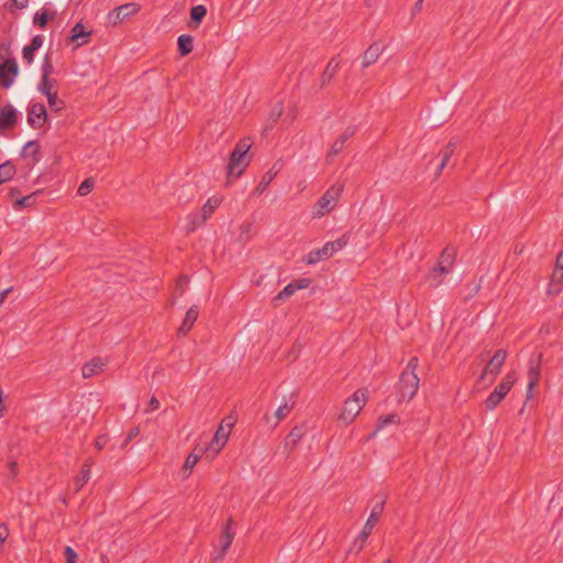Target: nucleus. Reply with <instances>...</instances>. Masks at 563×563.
Instances as JSON below:
<instances>
[{"label": "nucleus", "mask_w": 563, "mask_h": 563, "mask_svg": "<svg viewBox=\"0 0 563 563\" xmlns=\"http://www.w3.org/2000/svg\"><path fill=\"white\" fill-rule=\"evenodd\" d=\"M251 146L252 142L250 139H242L235 144L233 151L230 154L229 163L227 166V173L229 177L241 176L244 169L249 166L251 162V156L249 155Z\"/></svg>", "instance_id": "obj_1"}, {"label": "nucleus", "mask_w": 563, "mask_h": 563, "mask_svg": "<svg viewBox=\"0 0 563 563\" xmlns=\"http://www.w3.org/2000/svg\"><path fill=\"white\" fill-rule=\"evenodd\" d=\"M418 365L419 358L417 356H412L408 361L405 369L402 371L399 377L398 390L401 399L411 400L417 394L420 382L418 375L416 374Z\"/></svg>", "instance_id": "obj_2"}, {"label": "nucleus", "mask_w": 563, "mask_h": 563, "mask_svg": "<svg viewBox=\"0 0 563 563\" xmlns=\"http://www.w3.org/2000/svg\"><path fill=\"white\" fill-rule=\"evenodd\" d=\"M344 186L342 184L332 185L314 203L312 218H321L330 213L336 206Z\"/></svg>", "instance_id": "obj_3"}, {"label": "nucleus", "mask_w": 563, "mask_h": 563, "mask_svg": "<svg viewBox=\"0 0 563 563\" xmlns=\"http://www.w3.org/2000/svg\"><path fill=\"white\" fill-rule=\"evenodd\" d=\"M367 401V390L358 389L350 398L344 401L343 409L339 416V420L344 424H350L360 413Z\"/></svg>", "instance_id": "obj_4"}, {"label": "nucleus", "mask_w": 563, "mask_h": 563, "mask_svg": "<svg viewBox=\"0 0 563 563\" xmlns=\"http://www.w3.org/2000/svg\"><path fill=\"white\" fill-rule=\"evenodd\" d=\"M516 380V373L509 372L486 398V408L488 410L495 409L503 401L506 395L510 391Z\"/></svg>", "instance_id": "obj_5"}, {"label": "nucleus", "mask_w": 563, "mask_h": 563, "mask_svg": "<svg viewBox=\"0 0 563 563\" xmlns=\"http://www.w3.org/2000/svg\"><path fill=\"white\" fill-rule=\"evenodd\" d=\"M384 506H385V501L383 500V501L376 504L372 508V511H371L361 533L353 542L354 547L358 543L356 553H358L363 549L364 544L366 543L369 534L372 533V530L374 529V527L376 526V523L379 520V517L384 510Z\"/></svg>", "instance_id": "obj_6"}, {"label": "nucleus", "mask_w": 563, "mask_h": 563, "mask_svg": "<svg viewBox=\"0 0 563 563\" xmlns=\"http://www.w3.org/2000/svg\"><path fill=\"white\" fill-rule=\"evenodd\" d=\"M141 10V5L137 3H125L121 4L107 14V23L109 25H118L124 19L136 14Z\"/></svg>", "instance_id": "obj_7"}, {"label": "nucleus", "mask_w": 563, "mask_h": 563, "mask_svg": "<svg viewBox=\"0 0 563 563\" xmlns=\"http://www.w3.org/2000/svg\"><path fill=\"white\" fill-rule=\"evenodd\" d=\"M542 354L538 353L529 360L527 400L531 398L532 389L539 384L541 377Z\"/></svg>", "instance_id": "obj_8"}, {"label": "nucleus", "mask_w": 563, "mask_h": 563, "mask_svg": "<svg viewBox=\"0 0 563 563\" xmlns=\"http://www.w3.org/2000/svg\"><path fill=\"white\" fill-rule=\"evenodd\" d=\"M507 358V351L504 349H499L495 352L488 364L485 366L481 374V379H485L488 375H492L493 379L497 377L500 373L501 367Z\"/></svg>", "instance_id": "obj_9"}, {"label": "nucleus", "mask_w": 563, "mask_h": 563, "mask_svg": "<svg viewBox=\"0 0 563 563\" xmlns=\"http://www.w3.org/2000/svg\"><path fill=\"white\" fill-rule=\"evenodd\" d=\"M230 431L225 429L224 424L221 423L217 429L213 439L210 444L205 449H201V452H211V459L214 457L225 445L229 440Z\"/></svg>", "instance_id": "obj_10"}, {"label": "nucleus", "mask_w": 563, "mask_h": 563, "mask_svg": "<svg viewBox=\"0 0 563 563\" xmlns=\"http://www.w3.org/2000/svg\"><path fill=\"white\" fill-rule=\"evenodd\" d=\"M19 73V67L14 58H9L0 64V85L9 88L14 81V77Z\"/></svg>", "instance_id": "obj_11"}, {"label": "nucleus", "mask_w": 563, "mask_h": 563, "mask_svg": "<svg viewBox=\"0 0 563 563\" xmlns=\"http://www.w3.org/2000/svg\"><path fill=\"white\" fill-rule=\"evenodd\" d=\"M47 120V111L43 103H31L27 109V123L34 128L40 129Z\"/></svg>", "instance_id": "obj_12"}, {"label": "nucleus", "mask_w": 563, "mask_h": 563, "mask_svg": "<svg viewBox=\"0 0 563 563\" xmlns=\"http://www.w3.org/2000/svg\"><path fill=\"white\" fill-rule=\"evenodd\" d=\"M355 132L356 128L354 125H350L344 130V132L331 145L325 157L327 163H331V158L343 151L345 142L352 137Z\"/></svg>", "instance_id": "obj_13"}, {"label": "nucleus", "mask_w": 563, "mask_h": 563, "mask_svg": "<svg viewBox=\"0 0 563 563\" xmlns=\"http://www.w3.org/2000/svg\"><path fill=\"white\" fill-rule=\"evenodd\" d=\"M232 525L233 519L229 518L227 525L224 526L222 533H221V550L219 554L214 558V560H222L224 555L227 554L229 548L231 547L233 539H234V532L232 531Z\"/></svg>", "instance_id": "obj_14"}, {"label": "nucleus", "mask_w": 563, "mask_h": 563, "mask_svg": "<svg viewBox=\"0 0 563 563\" xmlns=\"http://www.w3.org/2000/svg\"><path fill=\"white\" fill-rule=\"evenodd\" d=\"M16 124V110L10 103L2 107L0 111V131L14 128Z\"/></svg>", "instance_id": "obj_15"}, {"label": "nucleus", "mask_w": 563, "mask_h": 563, "mask_svg": "<svg viewBox=\"0 0 563 563\" xmlns=\"http://www.w3.org/2000/svg\"><path fill=\"white\" fill-rule=\"evenodd\" d=\"M107 365V362L103 361L101 357H93L89 362L85 363L81 373L84 378H91L98 374H100L104 366Z\"/></svg>", "instance_id": "obj_16"}, {"label": "nucleus", "mask_w": 563, "mask_h": 563, "mask_svg": "<svg viewBox=\"0 0 563 563\" xmlns=\"http://www.w3.org/2000/svg\"><path fill=\"white\" fill-rule=\"evenodd\" d=\"M333 255V249L332 245L329 246L328 243H325L322 247L312 250L308 253L306 256V264L313 265L322 260L330 258Z\"/></svg>", "instance_id": "obj_17"}, {"label": "nucleus", "mask_w": 563, "mask_h": 563, "mask_svg": "<svg viewBox=\"0 0 563 563\" xmlns=\"http://www.w3.org/2000/svg\"><path fill=\"white\" fill-rule=\"evenodd\" d=\"M40 148L41 147L37 141H29L21 151V157L23 159H30L31 164L34 165L41 159Z\"/></svg>", "instance_id": "obj_18"}, {"label": "nucleus", "mask_w": 563, "mask_h": 563, "mask_svg": "<svg viewBox=\"0 0 563 563\" xmlns=\"http://www.w3.org/2000/svg\"><path fill=\"white\" fill-rule=\"evenodd\" d=\"M383 51H384L383 46L379 43L375 42V43L371 44L363 54V58H362L363 68H367L371 65H373L374 63H376V60L378 59V57L380 56Z\"/></svg>", "instance_id": "obj_19"}, {"label": "nucleus", "mask_w": 563, "mask_h": 563, "mask_svg": "<svg viewBox=\"0 0 563 563\" xmlns=\"http://www.w3.org/2000/svg\"><path fill=\"white\" fill-rule=\"evenodd\" d=\"M563 289V268L554 267L551 276V280L548 286V294L551 296H558Z\"/></svg>", "instance_id": "obj_20"}, {"label": "nucleus", "mask_w": 563, "mask_h": 563, "mask_svg": "<svg viewBox=\"0 0 563 563\" xmlns=\"http://www.w3.org/2000/svg\"><path fill=\"white\" fill-rule=\"evenodd\" d=\"M198 316H199L198 306H196V305L191 306L186 312L184 321L178 329V333L186 335L194 327L195 322L198 319Z\"/></svg>", "instance_id": "obj_21"}, {"label": "nucleus", "mask_w": 563, "mask_h": 563, "mask_svg": "<svg viewBox=\"0 0 563 563\" xmlns=\"http://www.w3.org/2000/svg\"><path fill=\"white\" fill-rule=\"evenodd\" d=\"M450 272H451L450 269H448L446 267L441 266L437 263V265L430 269L429 275H428V279L430 282V287H432V288L439 287L443 282V277L445 275H448Z\"/></svg>", "instance_id": "obj_22"}, {"label": "nucleus", "mask_w": 563, "mask_h": 563, "mask_svg": "<svg viewBox=\"0 0 563 563\" xmlns=\"http://www.w3.org/2000/svg\"><path fill=\"white\" fill-rule=\"evenodd\" d=\"M456 147V142L450 141L440 152L441 162L435 172V178L440 176L444 167L448 165Z\"/></svg>", "instance_id": "obj_23"}, {"label": "nucleus", "mask_w": 563, "mask_h": 563, "mask_svg": "<svg viewBox=\"0 0 563 563\" xmlns=\"http://www.w3.org/2000/svg\"><path fill=\"white\" fill-rule=\"evenodd\" d=\"M339 65H340V62L336 57H332L329 60L325 69L321 74V78H320L321 87L328 85L333 79V77L335 76V74L338 71Z\"/></svg>", "instance_id": "obj_24"}, {"label": "nucleus", "mask_w": 563, "mask_h": 563, "mask_svg": "<svg viewBox=\"0 0 563 563\" xmlns=\"http://www.w3.org/2000/svg\"><path fill=\"white\" fill-rule=\"evenodd\" d=\"M275 167L276 166L274 165L268 172H266L263 175L261 181L254 189L255 195L260 196L268 188L269 184L274 180V178L276 177V175L278 173V169H275Z\"/></svg>", "instance_id": "obj_25"}, {"label": "nucleus", "mask_w": 563, "mask_h": 563, "mask_svg": "<svg viewBox=\"0 0 563 563\" xmlns=\"http://www.w3.org/2000/svg\"><path fill=\"white\" fill-rule=\"evenodd\" d=\"M91 465L92 462L90 460L86 461L82 464L80 474L75 479V492H79L89 481Z\"/></svg>", "instance_id": "obj_26"}, {"label": "nucleus", "mask_w": 563, "mask_h": 563, "mask_svg": "<svg viewBox=\"0 0 563 563\" xmlns=\"http://www.w3.org/2000/svg\"><path fill=\"white\" fill-rule=\"evenodd\" d=\"M177 45L180 56H187L194 49V38L191 35L183 34L178 37Z\"/></svg>", "instance_id": "obj_27"}, {"label": "nucleus", "mask_w": 563, "mask_h": 563, "mask_svg": "<svg viewBox=\"0 0 563 563\" xmlns=\"http://www.w3.org/2000/svg\"><path fill=\"white\" fill-rule=\"evenodd\" d=\"M207 220L205 219V216H202V213L199 211V212H195V213H190L188 217H187V224H186V231L187 232H194L196 231L199 227H201Z\"/></svg>", "instance_id": "obj_28"}, {"label": "nucleus", "mask_w": 563, "mask_h": 563, "mask_svg": "<svg viewBox=\"0 0 563 563\" xmlns=\"http://www.w3.org/2000/svg\"><path fill=\"white\" fill-rule=\"evenodd\" d=\"M15 173V165L11 161L0 164V185L12 179Z\"/></svg>", "instance_id": "obj_29"}, {"label": "nucleus", "mask_w": 563, "mask_h": 563, "mask_svg": "<svg viewBox=\"0 0 563 563\" xmlns=\"http://www.w3.org/2000/svg\"><path fill=\"white\" fill-rule=\"evenodd\" d=\"M454 262H455V250L445 247L440 254L438 264L441 266H444L451 271Z\"/></svg>", "instance_id": "obj_30"}, {"label": "nucleus", "mask_w": 563, "mask_h": 563, "mask_svg": "<svg viewBox=\"0 0 563 563\" xmlns=\"http://www.w3.org/2000/svg\"><path fill=\"white\" fill-rule=\"evenodd\" d=\"M201 449L202 448L196 446L194 452L188 455V457L186 459V461L184 463L185 471H191L195 467V465L199 461L200 456L205 453V452L200 451ZM206 453L208 454L209 457H211V452H206Z\"/></svg>", "instance_id": "obj_31"}, {"label": "nucleus", "mask_w": 563, "mask_h": 563, "mask_svg": "<svg viewBox=\"0 0 563 563\" xmlns=\"http://www.w3.org/2000/svg\"><path fill=\"white\" fill-rule=\"evenodd\" d=\"M295 406V401L292 400V396L289 400H285L275 411V417L277 419V422L285 419L292 410Z\"/></svg>", "instance_id": "obj_32"}, {"label": "nucleus", "mask_w": 563, "mask_h": 563, "mask_svg": "<svg viewBox=\"0 0 563 563\" xmlns=\"http://www.w3.org/2000/svg\"><path fill=\"white\" fill-rule=\"evenodd\" d=\"M41 192H42L41 190H37V191H34L27 196L22 197V198H18L16 201L14 202L13 208L15 210H19L22 208L33 206L36 202V196L40 195Z\"/></svg>", "instance_id": "obj_33"}, {"label": "nucleus", "mask_w": 563, "mask_h": 563, "mask_svg": "<svg viewBox=\"0 0 563 563\" xmlns=\"http://www.w3.org/2000/svg\"><path fill=\"white\" fill-rule=\"evenodd\" d=\"M296 292L291 283L285 286L272 300L274 306H278L279 301L289 299Z\"/></svg>", "instance_id": "obj_34"}, {"label": "nucleus", "mask_w": 563, "mask_h": 563, "mask_svg": "<svg viewBox=\"0 0 563 563\" xmlns=\"http://www.w3.org/2000/svg\"><path fill=\"white\" fill-rule=\"evenodd\" d=\"M220 200L216 197L209 198L207 202L201 208L200 212L205 216V219L208 220L214 210L219 207Z\"/></svg>", "instance_id": "obj_35"}, {"label": "nucleus", "mask_w": 563, "mask_h": 563, "mask_svg": "<svg viewBox=\"0 0 563 563\" xmlns=\"http://www.w3.org/2000/svg\"><path fill=\"white\" fill-rule=\"evenodd\" d=\"M55 82L56 81L51 78L42 77L38 84V91L45 96H49L52 93L57 92L54 89Z\"/></svg>", "instance_id": "obj_36"}, {"label": "nucleus", "mask_w": 563, "mask_h": 563, "mask_svg": "<svg viewBox=\"0 0 563 563\" xmlns=\"http://www.w3.org/2000/svg\"><path fill=\"white\" fill-rule=\"evenodd\" d=\"M206 14H207L206 7L202 4H199L191 9L190 19L192 22L199 24L202 21V19L206 16Z\"/></svg>", "instance_id": "obj_37"}, {"label": "nucleus", "mask_w": 563, "mask_h": 563, "mask_svg": "<svg viewBox=\"0 0 563 563\" xmlns=\"http://www.w3.org/2000/svg\"><path fill=\"white\" fill-rule=\"evenodd\" d=\"M90 35V32H87L85 30V26L81 23H76L75 26L71 29V35L69 40L71 42L78 41L82 37H88Z\"/></svg>", "instance_id": "obj_38"}, {"label": "nucleus", "mask_w": 563, "mask_h": 563, "mask_svg": "<svg viewBox=\"0 0 563 563\" xmlns=\"http://www.w3.org/2000/svg\"><path fill=\"white\" fill-rule=\"evenodd\" d=\"M46 98L52 111L58 112L65 108V102L58 98L57 92L46 96Z\"/></svg>", "instance_id": "obj_39"}, {"label": "nucleus", "mask_w": 563, "mask_h": 563, "mask_svg": "<svg viewBox=\"0 0 563 563\" xmlns=\"http://www.w3.org/2000/svg\"><path fill=\"white\" fill-rule=\"evenodd\" d=\"M399 421H400V418L396 413H390L387 416L379 417L378 421H377V430L385 428L389 423H395V424L399 423Z\"/></svg>", "instance_id": "obj_40"}, {"label": "nucleus", "mask_w": 563, "mask_h": 563, "mask_svg": "<svg viewBox=\"0 0 563 563\" xmlns=\"http://www.w3.org/2000/svg\"><path fill=\"white\" fill-rule=\"evenodd\" d=\"M95 187V181L92 178L85 179L78 187V195L79 196H87L92 188Z\"/></svg>", "instance_id": "obj_41"}, {"label": "nucleus", "mask_w": 563, "mask_h": 563, "mask_svg": "<svg viewBox=\"0 0 563 563\" xmlns=\"http://www.w3.org/2000/svg\"><path fill=\"white\" fill-rule=\"evenodd\" d=\"M349 242V235L343 234L341 238L336 239L335 241L327 242L329 246L332 245L333 254L340 250H342Z\"/></svg>", "instance_id": "obj_42"}, {"label": "nucleus", "mask_w": 563, "mask_h": 563, "mask_svg": "<svg viewBox=\"0 0 563 563\" xmlns=\"http://www.w3.org/2000/svg\"><path fill=\"white\" fill-rule=\"evenodd\" d=\"M49 15L47 12H36L34 14L33 22L34 24L38 25L40 27H45L47 25Z\"/></svg>", "instance_id": "obj_43"}, {"label": "nucleus", "mask_w": 563, "mask_h": 563, "mask_svg": "<svg viewBox=\"0 0 563 563\" xmlns=\"http://www.w3.org/2000/svg\"><path fill=\"white\" fill-rule=\"evenodd\" d=\"M301 437H302L301 428L295 427L289 432V434L287 437V441H291L292 446H295L300 441Z\"/></svg>", "instance_id": "obj_44"}, {"label": "nucleus", "mask_w": 563, "mask_h": 563, "mask_svg": "<svg viewBox=\"0 0 563 563\" xmlns=\"http://www.w3.org/2000/svg\"><path fill=\"white\" fill-rule=\"evenodd\" d=\"M189 278L186 275H181L176 283V290L179 296H183L188 287Z\"/></svg>", "instance_id": "obj_45"}, {"label": "nucleus", "mask_w": 563, "mask_h": 563, "mask_svg": "<svg viewBox=\"0 0 563 563\" xmlns=\"http://www.w3.org/2000/svg\"><path fill=\"white\" fill-rule=\"evenodd\" d=\"M64 555L66 559V563H76V561L78 560V554L71 547L65 548Z\"/></svg>", "instance_id": "obj_46"}, {"label": "nucleus", "mask_w": 563, "mask_h": 563, "mask_svg": "<svg viewBox=\"0 0 563 563\" xmlns=\"http://www.w3.org/2000/svg\"><path fill=\"white\" fill-rule=\"evenodd\" d=\"M52 73H53V65L49 62L48 56L46 55V57L42 64V77L49 78Z\"/></svg>", "instance_id": "obj_47"}, {"label": "nucleus", "mask_w": 563, "mask_h": 563, "mask_svg": "<svg viewBox=\"0 0 563 563\" xmlns=\"http://www.w3.org/2000/svg\"><path fill=\"white\" fill-rule=\"evenodd\" d=\"M295 290H300V289H306L309 287V285L311 284V279L310 278H300V279H296L294 282H291Z\"/></svg>", "instance_id": "obj_48"}, {"label": "nucleus", "mask_w": 563, "mask_h": 563, "mask_svg": "<svg viewBox=\"0 0 563 563\" xmlns=\"http://www.w3.org/2000/svg\"><path fill=\"white\" fill-rule=\"evenodd\" d=\"M34 52H35V49H33L29 45L23 47V49H22L23 58L26 60L27 64H31L33 62Z\"/></svg>", "instance_id": "obj_49"}, {"label": "nucleus", "mask_w": 563, "mask_h": 563, "mask_svg": "<svg viewBox=\"0 0 563 563\" xmlns=\"http://www.w3.org/2000/svg\"><path fill=\"white\" fill-rule=\"evenodd\" d=\"M29 0H11L10 4H7L9 9H23L27 5Z\"/></svg>", "instance_id": "obj_50"}, {"label": "nucleus", "mask_w": 563, "mask_h": 563, "mask_svg": "<svg viewBox=\"0 0 563 563\" xmlns=\"http://www.w3.org/2000/svg\"><path fill=\"white\" fill-rule=\"evenodd\" d=\"M43 44V37L41 35H35L31 43H30V47H32L33 49L37 51Z\"/></svg>", "instance_id": "obj_51"}, {"label": "nucleus", "mask_w": 563, "mask_h": 563, "mask_svg": "<svg viewBox=\"0 0 563 563\" xmlns=\"http://www.w3.org/2000/svg\"><path fill=\"white\" fill-rule=\"evenodd\" d=\"M108 439L106 435H99L96 439L95 446L97 450H102L107 445Z\"/></svg>", "instance_id": "obj_52"}, {"label": "nucleus", "mask_w": 563, "mask_h": 563, "mask_svg": "<svg viewBox=\"0 0 563 563\" xmlns=\"http://www.w3.org/2000/svg\"><path fill=\"white\" fill-rule=\"evenodd\" d=\"M9 536V530L5 525H0V543H3Z\"/></svg>", "instance_id": "obj_53"}, {"label": "nucleus", "mask_w": 563, "mask_h": 563, "mask_svg": "<svg viewBox=\"0 0 563 563\" xmlns=\"http://www.w3.org/2000/svg\"><path fill=\"white\" fill-rule=\"evenodd\" d=\"M158 407H159L158 399L155 396H152L148 401V410L154 411V410L158 409Z\"/></svg>", "instance_id": "obj_54"}, {"label": "nucleus", "mask_w": 563, "mask_h": 563, "mask_svg": "<svg viewBox=\"0 0 563 563\" xmlns=\"http://www.w3.org/2000/svg\"><path fill=\"white\" fill-rule=\"evenodd\" d=\"M13 290V287H9L2 291H0V307L3 305V302L5 301L8 295Z\"/></svg>", "instance_id": "obj_55"}, {"label": "nucleus", "mask_w": 563, "mask_h": 563, "mask_svg": "<svg viewBox=\"0 0 563 563\" xmlns=\"http://www.w3.org/2000/svg\"><path fill=\"white\" fill-rule=\"evenodd\" d=\"M235 420L232 418V417H227L222 420L221 423L224 424L225 429H228L229 431H231V428L233 427Z\"/></svg>", "instance_id": "obj_56"}, {"label": "nucleus", "mask_w": 563, "mask_h": 563, "mask_svg": "<svg viewBox=\"0 0 563 563\" xmlns=\"http://www.w3.org/2000/svg\"><path fill=\"white\" fill-rule=\"evenodd\" d=\"M140 433V429L137 427L133 428L125 440V443L130 442L133 438L137 437Z\"/></svg>", "instance_id": "obj_57"}, {"label": "nucleus", "mask_w": 563, "mask_h": 563, "mask_svg": "<svg viewBox=\"0 0 563 563\" xmlns=\"http://www.w3.org/2000/svg\"><path fill=\"white\" fill-rule=\"evenodd\" d=\"M9 470H10V475L12 477H15L16 473H18V464L15 461H11L9 463Z\"/></svg>", "instance_id": "obj_58"}, {"label": "nucleus", "mask_w": 563, "mask_h": 563, "mask_svg": "<svg viewBox=\"0 0 563 563\" xmlns=\"http://www.w3.org/2000/svg\"><path fill=\"white\" fill-rule=\"evenodd\" d=\"M283 113V107L280 103H278L274 109H273V114L276 115V118H279Z\"/></svg>", "instance_id": "obj_59"}, {"label": "nucleus", "mask_w": 563, "mask_h": 563, "mask_svg": "<svg viewBox=\"0 0 563 563\" xmlns=\"http://www.w3.org/2000/svg\"><path fill=\"white\" fill-rule=\"evenodd\" d=\"M555 267H561L563 268V251L559 253L558 257H556V263H555Z\"/></svg>", "instance_id": "obj_60"}, {"label": "nucleus", "mask_w": 563, "mask_h": 563, "mask_svg": "<svg viewBox=\"0 0 563 563\" xmlns=\"http://www.w3.org/2000/svg\"><path fill=\"white\" fill-rule=\"evenodd\" d=\"M20 194V191L16 189V188H12L9 192V196L11 198H14V197H18V195Z\"/></svg>", "instance_id": "obj_61"}, {"label": "nucleus", "mask_w": 563, "mask_h": 563, "mask_svg": "<svg viewBox=\"0 0 563 563\" xmlns=\"http://www.w3.org/2000/svg\"><path fill=\"white\" fill-rule=\"evenodd\" d=\"M422 2H423V0H417V2L415 4V10L416 11L420 10Z\"/></svg>", "instance_id": "obj_62"}, {"label": "nucleus", "mask_w": 563, "mask_h": 563, "mask_svg": "<svg viewBox=\"0 0 563 563\" xmlns=\"http://www.w3.org/2000/svg\"><path fill=\"white\" fill-rule=\"evenodd\" d=\"M478 289H479V286H475V288H474L475 292L478 291Z\"/></svg>", "instance_id": "obj_63"}, {"label": "nucleus", "mask_w": 563, "mask_h": 563, "mask_svg": "<svg viewBox=\"0 0 563 563\" xmlns=\"http://www.w3.org/2000/svg\"><path fill=\"white\" fill-rule=\"evenodd\" d=\"M384 563H393L390 559L386 560Z\"/></svg>", "instance_id": "obj_64"}]
</instances>
